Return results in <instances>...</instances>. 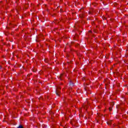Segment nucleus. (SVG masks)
Segmentation results:
<instances>
[{
  "instance_id": "f257e3e1",
  "label": "nucleus",
  "mask_w": 128,
  "mask_h": 128,
  "mask_svg": "<svg viewBox=\"0 0 128 128\" xmlns=\"http://www.w3.org/2000/svg\"><path fill=\"white\" fill-rule=\"evenodd\" d=\"M60 88H57L56 90V94L57 96H60Z\"/></svg>"
},
{
  "instance_id": "20e7f679",
  "label": "nucleus",
  "mask_w": 128,
  "mask_h": 128,
  "mask_svg": "<svg viewBox=\"0 0 128 128\" xmlns=\"http://www.w3.org/2000/svg\"><path fill=\"white\" fill-rule=\"evenodd\" d=\"M62 75L60 76V80H62Z\"/></svg>"
},
{
  "instance_id": "7ed1b4c3",
  "label": "nucleus",
  "mask_w": 128,
  "mask_h": 128,
  "mask_svg": "<svg viewBox=\"0 0 128 128\" xmlns=\"http://www.w3.org/2000/svg\"><path fill=\"white\" fill-rule=\"evenodd\" d=\"M24 128V127L22 126V125H20L18 128Z\"/></svg>"
},
{
  "instance_id": "39448f33",
  "label": "nucleus",
  "mask_w": 128,
  "mask_h": 128,
  "mask_svg": "<svg viewBox=\"0 0 128 128\" xmlns=\"http://www.w3.org/2000/svg\"><path fill=\"white\" fill-rule=\"evenodd\" d=\"M109 110H112V108H109Z\"/></svg>"
},
{
  "instance_id": "f03ea898",
  "label": "nucleus",
  "mask_w": 128,
  "mask_h": 128,
  "mask_svg": "<svg viewBox=\"0 0 128 128\" xmlns=\"http://www.w3.org/2000/svg\"><path fill=\"white\" fill-rule=\"evenodd\" d=\"M107 124H108V126H110V124H112V122H110V121L108 122Z\"/></svg>"
},
{
  "instance_id": "0eeeda50",
  "label": "nucleus",
  "mask_w": 128,
  "mask_h": 128,
  "mask_svg": "<svg viewBox=\"0 0 128 128\" xmlns=\"http://www.w3.org/2000/svg\"><path fill=\"white\" fill-rule=\"evenodd\" d=\"M89 32H92L90 31H89Z\"/></svg>"
},
{
  "instance_id": "423d86ee",
  "label": "nucleus",
  "mask_w": 128,
  "mask_h": 128,
  "mask_svg": "<svg viewBox=\"0 0 128 128\" xmlns=\"http://www.w3.org/2000/svg\"><path fill=\"white\" fill-rule=\"evenodd\" d=\"M70 84H72V82H70Z\"/></svg>"
}]
</instances>
